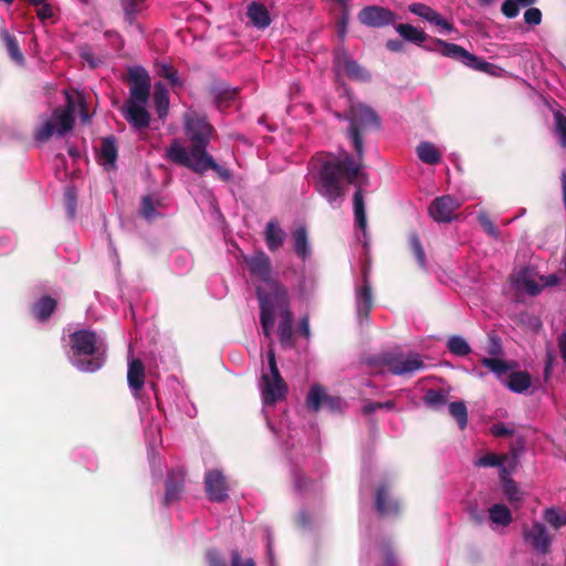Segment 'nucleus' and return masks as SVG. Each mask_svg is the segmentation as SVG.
Here are the masks:
<instances>
[{"label": "nucleus", "instance_id": "nucleus-1", "mask_svg": "<svg viewBox=\"0 0 566 566\" xmlns=\"http://www.w3.org/2000/svg\"><path fill=\"white\" fill-rule=\"evenodd\" d=\"M250 275L256 285V296L260 305V324L265 338L270 340L266 352L268 370L261 376V397L263 402L262 413L269 429L279 439H283L282 429H276L269 416V408L283 400L287 387L282 378L272 347V337L277 321V335L283 348L295 346L293 337V313L290 310V301L285 287L275 279L272 272L271 260L263 251L244 256Z\"/></svg>", "mask_w": 566, "mask_h": 566}, {"label": "nucleus", "instance_id": "nucleus-2", "mask_svg": "<svg viewBox=\"0 0 566 566\" xmlns=\"http://www.w3.org/2000/svg\"><path fill=\"white\" fill-rule=\"evenodd\" d=\"M344 181L357 186L353 198L355 224L366 235L367 217L361 185L366 184L367 177L361 171L360 163L350 155L325 161L318 172L316 190L332 207H339L345 196Z\"/></svg>", "mask_w": 566, "mask_h": 566}, {"label": "nucleus", "instance_id": "nucleus-3", "mask_svg": "<svg viewBox=\"0 0 566 566\" xmlns=\"http://www.w3.org/2000/svg\"><path fill=\"white\" fill-rule=\"evenodd\" d=\"M185 135L190 143L187 149L182 143L175 138L166 148L165 157L169 161L179 165L178 158L186 157L190 163L208 155V146L216 134L214 127L207 118L195 111H188L184 114Z\"/></svg>", "mask_w": 566, "mask_h": 566}, {"label": "nucleus", "instance_id": "nucleus-4", "mask_svg": "<svg viewBox=\"0 0 566 566\" xmlns=\"http://www.w3.org/2000/svg\"><path fill=\"white\" fill-rule=\"evenodd\" d=\"M105 337L90 329H78L70 335L67 358L72 366L82 373H95L106 361Z\"/></svg>", "mask_w": 566, "mask_h": 566}, {"label": "nucleus", "instance_id": "nucleus-5", "mask_svg": "<svg viewBox=\"0 0 566 566\" xmlns=\"http://www.w3.org/2000/svg\"><path fill=\"white\" fill-rule=\"evenodd\" d=\"M345 117L349 122L348 138L357 157L361 160L364 156V136L371 130L379 129V117L371 107L363 103H352Z\"/></svg>", "mask_w": 566, "mask_h": 566}, {"label": "nucleus", "instance_id": "nucleus-6", "mask_svg": "<svg viewBox=\"0 0 566 566\" xmlns=\"http://www.w3.org/2000/svg\"><path fill=\"white\" fill-rule=\"evenodd\" d=\"M432 43L433 46H424L426 51L439 53L440 55L455 60L474 71H480L492 76H501L504 72L500 66L470 53L459 44L450 43L441 39H433Z\"/></svg>", "mask_w": 566, "mask_h": 566}, {"label": "nucleus", "instance_id": "nucleus-7", "mask_svg": "<svg viewBox=\"0 0 566 566\" xmlns=\"http://www.w3.org/2000/svg\"><path fill=\"white\" fill-rule=\"evenodd\" d=\"M74 116L70 108H55L50 119L35 129L34 138L39 143L48 142L53 135L63 137L73 128Z\"/></svg>", "mask_w": 566, "mask_h": 566}, {"label": "nucleus", "instance_id": "nucleus-8", "mask_svg": "<svg viewBox=\"0 0 566 566\" xmlns=\"http://www.w3.org/2000/svg\"><path fill=\"white\" fill-rule=\"evenodd\" d=\"M381 361L395 376H412L424 368L421 356L416 353H385Z\"/></svg>", "mask_w": 566, "mask_h": 566}, {"label": "nucleus", "instance_id": "nucleus-9", "mask_svg": "<svg viewBox=\"0 0 566 566\" xmlns=\"http://www.w3.org/2000/svg\"><path fill=\"white\" fill-rule=\"evenodd\" d=\"M382 562L384 566H399L398 559L391 548V545L385 541H376L374 544L370 541H364L363 544V566H371Z\"/></svg>", "mask_w": 566, "mask_h": 566}, {"label": "nucleus", "instance_id": "nucleus-10", "mask_svg": "<svg viewBox=\"0 0 566 566\" xmlns=\"http://www.w3.org/2000/svg\"><path fill=\"white\" fill-rule=\"evenodd\" d=\"M129 98L126 103L147 104L150 95V77L143 66L128 69Z\"/></svg>", "mask_w": 566, "mask_h": 566}, {"label": "nucleus", "instance_id": "nucleus-11", "mask_svg": "<svg viewBox=\"0 0 566 566\" xmlns=\"http://www.w3.org/2000/svg\"><path fill=\"white\" fill-rule=\"evenodd\" d=\"M205 492L210 502L223 503L229 497L227 476L219 469H211L205 473Z\"/></svg>", "mask_w": 566, "mask_h": 566}, {"label": "nucleus", "instance_id": "nucleus-12", "mask_svg": "<svg viewBox=\"0 0 566 566\" xmlns=\"http://www.w3.org/2000/svg\"><path fill=\"white\" fill-rule=\"evenodd\" d=\"M344 403L340 397L327 395L319 385L312 386L306 397V405L313 411L326 408L331 412H339Z\"/></svg>", "mask_w": 566, "mask_h": 566}, {"label": "nucleus", "instance_id": "nucleus-13", "mask_svg": "<svg viewBox=\"0 0 566 566\" xmlns=\"http://www.w3.org/2000/svg\"><path fill=\"white\" fill-rule=\"evenodd\" d=\"M358 20L369 28H384L395 23L396 14L385 7L366 6L359 11Z\"/></svg>", "mask_w": 566, "mask_h": 566}, {"label": "nucleus", "instance_id": "nucleus-14", "mask_svg": "<svg viewBox=\"0 0 566 566\" xmlns=\"http://www.w3.org/2000/svg\"><path fill=\"white\" fill-rule=\"evenodd\" d=\"M459 207L460 202L457 198L444 195L436 198L431 202L429 214L437 222L448 223L453 220L454 212Z\"/></svg>", "mask_w": 566, "mask_h": 566}, {"label": "nucleus", "instance_id": "nucleus-15", "mask_svg": "<svg viewBox=\"0 0 566 566\" xmlns=\"http://www.w3.org/2000/svg\"><path fill=\"white\" fill-rule=\"evenodd\" d=\"M334 66L337 71H343L353 81H370V73L355 60L350 59L345 51L339 50L335 53Z\"/></svg>", "mask_w": 566, "mask_h": 566}, {"label": "nucleus", "instance_id": "nucleus-16", "mask_svg": "<svg viewBox=\"0 0 566 566\" xmlns=\"http://www.w3.org/2000/svg\"><path fill=\"white\" fill-rule=\"evenodd\" d=\"M178 160L180 161V166L186 167L196 174L203 175L208 170H213L224 181H228L231 178V172L227 168L220 166L210 154L202 158H198L197 160H191L192 163L184 156H180Z\"/></svg>", "mask_w": 566, "mask_h": 566}, {"label": "nucleus", "instance_id": "nucleus-17", "mask_svg": "<svg viewBox=\"0 0 566 566\" xmlns=\"http://www.w3.org/2000/svg\"><path fill=\"white\" fill-rule=\"evenodd\" d=\"M408 11L415 15H418L426 22L438 27L442 33H451L455 30L452 23L447 21L439 12L433 10L428 4L413 2L408 6Z\"/></svg>", "mask_w": 566, "mask_h": 566}, {"label": "nucleus", "instance_id": "nucleus-18", "mask_svg": "<svg viewBox=\"0 0 566 566\" xmlns=\"http://www.w3.org/2000/svg\"><path fill=\"white\" fill-rule=\"evenodd\" d=\"M229 557L230 564H228L226 556L218 548H209L206 552L207 566H256L252 557L242 556L239 549H231Z\"/></svg>", "mask_w": 566, "mask_h": 566}, {"label": "nucleus", "instance_id": "nucleus-19", "mask_svg": "<svg viewBox=\"0 0 566 566\" xmlns=\"http://www.w3.org/2000/svg\"><path fill=\"white\" fill-rule=\"evenodd\" d=\"M525 542L539 554L549 552L552 538L544 524L534 522L532 526L524 531Z\"/></svg>", "mask_w": 566, "mask_h": 566}, {"label": "nucleus", "instance_id": "nucleus-20", "mask_svg": "<svg viewBox=\"0 0 566 566\" xmlns=\"http://www.w3.org/2000/svg\"><path fill=\"white\" fill-rule=\"evenodd\" d=\"M375 506L380 516H396L400 511V502L394 497L387 485H380L376 491Z\"/></svg>", "mask_w": 566, "mask_h": 566}, {"label": "nucleus", "instance_id": "nucleus-21", "mask_svg": "<svg viewBox=\"0 0 566 566\" xmlns=\"http://www.w3.org/2000/svg\"><path fill=\"white\" fill-rule=\"evenodd\" d=\"M356 313L360 325L368 318L369 312L373 307V293L371 286L367 280V275L364 274V281L361 286L356 289Z\"/></svg>", "mask_w": 566, "mask_h": 566}, {"label": "nucleus", "instance_id": "nucleus-22", "mask_svg": "<svg viewBox=\"0 0 566 566\" xmlns=\"http://www.w3.org/2000/svg\"><path fill=\"white\" fill-rule=\"evenodd\" d=\"M147 104L126 103L122 109L124 118L135 129H144L149 126L150 114L146 109Z\"/></svg>", "mask_w": 566, "mask_h": 566}, {"label": "nucleus", "instance_id": "nucleus-23", "mask_svg": "<svg viewBox=\"0 0 566 566\" xmlns=\"http://www.w3.org/2000/svg\"><path fill=\"white\" fill-rule=\"evenodd\" d=\"M185 472L182 469H172L168 472L164 505L169 506L180 499L184 489Z\"/></svg>", "mask_w": 566, "mask_h": 566}, {"label": "nucleus", "instance_id": "nucleus-24", "mask_svg": "<svg viewBox=\"0 0 566 566\" xmlns=\"http://www.w3.org/2000/svg\"><path fill=\"white\" fill-rule=\"evenodd\" d=\"M263 234L265 244L271 252H275L281 249L287 238L286 231L281 227L276 218L269 220Z\"/></svg>", "mask_w": 566, "mask_h": 566}, {"label": "nucleus", "instance_id": "nucleus-25", "mask_svg": "<svg viewBox=\"0 0 566 566\" xmlns=\"http://www.w3.org/2000/svg\"><path fill=\"white\" fill-rule=\"evenodd\" d=\"M395 30L405 41L419 45L423 50H426L424 46L427 45L433 46L432 40L434 38H429L423 30L413 27L412 24L400 23L395 25Z\"/></svg>", "mask_w": 566, "mask_h": 566}, {"label": "nucleus", "instance_id": "nucleus-26", "mask_svg": "<svg viewBox=\"0 0 566 566\" xmlns=\"http://www.w3.org/2000/svg\"><path fill=\"white\" fill-rule=\"evenodd\" d=\"M292 479L295 492L304 499L316 496L322 492L321 482L307 479L295 468L292 469Z\"/></svg>", "mask_w": 566, "mask_h": 566}, {"label": "nucleus", "instance_id": "nucleus-27", "mask_svg": "<svg viewBox=\"0 0 566 566\" xmlns=\"http://www.w3.org/2000/svg\"><path fill=\"white\" fill-rule=\"evenodd\" d=\"M514 286L518 291H524L531 296H536L543 291L541 283L536 282L530 269L520 270L514 279Z\"/></svg>", "mask_w": 566, "mask_h": 566}, {"label": "nucleus", "instance_id": "nucleus-28", "mask_svg": "<svg viewBox=\"0 0 566 566\" xmlns=\"http://www.w3.org/2000/svg\"><path fill=\"white\" fill-rule=\"evenodd\" d=\"M118 156V149L116 139L113 136H108L102 139L101 149L98 154L99 164L106 169L111 170L116 167V160Z\"/></svg>", "mask_w": 566, "mask_h": 566}, {"label": "nucleus", "instance_id": "nucleus-29", "mask_svg": "<svg viewBox=\"0 0 566 566\" xmlns=\"http://www.w3.org/2000/svg\"><path fill=\"white\" fill-rule=\"evenodd\" d=\"M294 252L303 262L307 261L312 255V247L305 227H298L292 232Z\"/></svg>", "mask_w": 566, "mask_h": 566}, {"label": "nucleus", "instance_id": "nucleus-30", "mask_svg": "<svg viewBox=\"0 0 566 566\" xmlns=\"http://www.w3.org/2000/svg\"><path fill=\"white\" fill-rule=\"evenodd\" d=\"M57 303L51 296H42L32 305V314L34 318L40 322H46L53 312L56 310Z\"/></svg>", "mask_w": 566, "mask_h": 566}, {"label": "nucleus", "instance_id": "nucleus-31", "mask_svg": "<svg viewBox=\"0 0 566 566\" xmlns=\"http://www.w3.org/2000/svg\"><path fill=\"white\" fill-rule=\"evenodd\" d=\"M247 17L258 29H265L271 24V18L266 8L259 2H251L247 8Z\"/></svg>", "mask_w": 566, "mask_h": 566}, {"label": "nucleus", "instance_id": "nucleus-32", "mask_svg": "<svg viewBox=\"0 0 566 566\" xmlns=\"http://www.w3.org/2000/svg\"><path fill=\"white\" fill-rule=\"evenodd\" d=\"M144 365L140 359H133L128 364L127 381L130 390L136 395L144 386Z\"/></svg>", "mask_w": 566, "mask_h": 566}, {"label": "nucleus", "instance_id": "nucleus-33", "mask_svg": "<svg viewBox=\"0 0 566 566\" xmlns=\"http://www.w3.org/2000/svg\"><path fill=\"white\" fill-rule=\"evenodd\" d=\"M160 434V429L158 426L156 427H149L146 430V437L148 439L149 444V451H148V458H149V464L153 472L154 478H161V469H160V461L156 458L154 453L155 446L157 443V436Z\"/></svg>", "mask_w": 566, "mask_h": 566}, {"label": "nucleus", "instance_id": "nucleus-34", "mask_svg": "<svg viewBox=\"0 0 566 566\" xmlns=\"http://www.w3.org/2000/svg\"><path fill=\"white\" fill-rule=\"evenodd\" d=\"M532 385L531 376L526 371H512L509 375L505 386L513 392L523 394Z\"/></svg>", "mask_w": 566, "mask_h": 566}, {"label": "nucleus", "instance_id": "nucleus-35", "mask_svg": "<svg viewBox=\"0 0 566 566\" xmlns=\"http://www.w3.org/2000/svg\"><path fill=\"white\" fill-rule=\"evenodd\" d=\"M481 364L494 374L499 380H502L514 368V364L494 357H482Z\"/></svg>", "mask_w": 566, "mask_h": 566}, {"label": "nucleus", "instance_id": "nucleus-36", "mask_svg": "<svg viewBox=\"0 0 566 566\" xmlns=\"http://www.w3.org/2000/svg\"><path fill=\"white\" fill-rule=\"evenodd\" d=\"M155 109L160 119H164L169 112L168 90L165 84L156 83L154 92Z\"/></svg>", "mask_w": 566, "mask_h": 566}, {"label": "nucleus", "instance_id": "nucleus-37", "mask_svg": "<svg viewBox=\"0 0 566 566\" xmlns=\"http://www.w3.org/2000/svg\"><path fill=\"white\" fill-rule=\"evenodd\" d=\"M416 153L418 158L427 165H437L441 160V153L430 142L419 143Z\"/></svg>", "mask_w": 566, "mask_h": 566}, {"label": "nucleus", "instance_id": "nucleus-38", "mask_svg": "<svg viewBox=\"0 0 566 566\" xmlns=\"http://www.w3.org/2000/svg\"><path fill=\"white\" fill-rule=\"evenodd\" d=\"M125 14V21L129 25H135L139 31L142 28L136 23V17L145 9V0H120Z\"/></svg>", "mask_w": 566, "mask_h": 566}, {"label": "nucleus", "instance_id": "nucleus-39", "mask_svg": "<svg viewBox=\"0 0 566 566\" xmlns=\"http://www.w3.org/2000/svg\"><path fill=\"white\" fill-rule=\"evenodd\" d=\"M422 401L428 408L439 411L447 405L448 392L441 389H428Z\"/></svg>", "mask_w": 566, "mask_h": 566}, {"label": "nucleus", "instance_id": "nucleus-40", "mask_svg": "<svg viewBox=\"0 0 566 566\" xmlns=\"http://www.w3.org/2000/svg\"><path fill=\"white\" fill-rule=\"evenodd\" d=\"M489 518L497 526H509L512 522V513L504 504H493L489 509Z\"/></svg>", "mask_w": 566, "mask_h": 566}, {"label": "nucleus", "instance_id": "nucleus-41", "mask_svg": "<svg viewBox=\"0 0 566 566\" xmlns=\"http://www.w3.org/2000/svg\"><path fill=\"white\" fill-rule=\"evenodd\" d=\"M448 350L458 357H465L471 353L470 344L460 335H452L447 340Z\"/></svg>", "mask_w": 566, "mask_h": 566}, {"label": "nucleus", "instance_id": "nucleus-42", "mask_svg": "<svg viewBox=\"0 0 566 566\" xmlns=\"http://www.w3.org/2000/svg\"><path fill=\"white\" fill-rule=\"evenodd\" d=\"M2 40L4 42V45L7 48V51L10 55L11 60L14 63H17L18 65H23L24 56H23L22 52L20 51L17 38L7 31H3Z\"/></svg>", "mask_w": 566, "mask_h": 566}, {"label": "nucleus", "instance_id": "nucleus-43", "mask_svg": "<svg viewBox=\"0 0 566 566\" xmlns=\"http://www.w3.org/2000/svg\"><path fill=\"white\" fill-rule=\"evenodd\" d=\"M537 0H504L501 6L502 13L509 18H516L520 13V7L526 8L533 6Z\"/></svg>", "mask_w": 566, "mask_h": 566}, {"label": "nucleus", "instance_id": "nucleus-44", "mask_svg": "<svg viewBox=\"0 0 566 566\" xmlns=\"http://www.w3.org/2000/svg\"><path fill=\"white\" fill-rule=\"evenodd\" d=\"M450 415L457 420L458 426L463 430L468 424V409L463 401H454L449 405Z\"/></svg>", "mask_w": 566, "mask_h": 566}, {"label": "nucleus", "instance_id": "nucleus-45", "mask_svg": "<svg viewBox=\"0 0 566 566\" xmlns=\"http://www.w3.org/2000/svg\"><path fill=\"white\" fill-rule=\"evenodd\" d=\"M238 96V88L220 86L216 90L214 101L218 108H223L228 102H232Z\"/></svg>", "mask_w": 566, "mask_h": 566}, {"label": "nucleus", "instance_id": "nucleus-46", "mask_svg": "<svg viewBox=\"0 0 566 566\" xmlns=\"http://www.w3.org/2000/svg\"><path fill=\"white\" fill-rule=\"evenodd\" d=\"M411 251L421 269H426V254L421 241L417 233H411L409 237Z\"/></svg>", "mask_w": 566, "mask_h": 566}, {"label": "nucleus", "instance_id": "nucleus-47", "mask_svg": "<svg viewBox=\"0 0 566 566\" xmlns=\"http://www.w3.org/2000/svg\"><path fill=\"white\" fill-rule=\"evenodd\" d=\"M139 213L148 222H151L158 217L159 213L150 196H144L142 198Z\"/></svg>", "mask_w": 566, "mask_h": 566}, {"label": "nucleus", "instance_id": "nucleus-48", "mask_svg": "<svg viewBox=\"0 0 566 566\" xmlns=\"http://www.w3.org/2000/svg\"><path fill=\"white\" fill-rule=\"evenodd\" d=\"M555 135L563 148H566V117L560 112L554 113Z\"/></svg>", "mask_w": 566, "mask_h": 566}, {"label": "nucleus", "instance_id": "nucleus-49", "mask_svg": "<svg viewBox=\"0 0 566 566\" xmlns=\"http://www.w3.org/2000/svg\"><path fill=\"white\" fill-rule=\"evenodd\" d=\"M395 407H396V403L392 400H387L384 402L367 400L361 408V412L365 416H369L380 409L391 411L395 409Z\"/></svg>", "mask_w": 566, "mask_h": 566}, {"label": "nucleus", "instance_id": "nucleus-50", "mask_svg": "<svg viewBox=\"0 0 566 566\" xmlns=\"http://www.w3.org/2000/svg\"><path fill=\"white\" fill-rule=\"evenodd\" d=\"M545 521L552 525L554 528H559L563 525H566V512L560 513L556 509H546L544 512Z\"/></svg>", "mask_w": 566, "mask_h": 566}, {"label": "nucleus", "instance_id": "nucleus-51", "mask_svg": "<svg viewBox=\"0 0 566 566\" xmlns=\"http://www.w3.org/2000/svg\"><path fill=\"white\" fill-rule=\"evenodd\" d=\"M503 492L511 504H517L522 501V493L513 480H506L504 482Z\"/></svg>", "mask_w": 566, "mask_h": 566}, {"label": "nucleus", "instance_id": "nucleus-52", "mask_svg": "<svg viewBox=\"0 0 566 566\" xmlns=\"http://www.w3.org/2000/svg\"><path fill=\"white\" fill-rule=\"evenodd\" d=\"M479 224L483 228V230L493 239L497 240L500 237V232L497 228L494 226L492 220L485 212H480L478 214Z\"/></svg>", "mask_w": 566, "mask_h": 566}, {"label": "nucleus", "instance_id": "nucleus-53", "mask_svg": "<svg viewBox=\"0 0 566 566\" xmlns=\"http://www.w3.org/2000/svg\"><path fill=\"white\" fill-rule=\"evenodd\" d=\"M476 467L481 468H500L503 465L501 458L493 453H488L475 461Z\"/></svg>", "mask_w": 566, "mask_h": 566}, {"label": "nucleus", "instance_id": "nucleus-54", "mask_svg": "<svg viewBox=\"0 0 566 566\" xmlns=\"http://www.w3.org/2000/svg\"><path fill=\"white\" fill-rule=\"evenodd\" d=\"M524 22L528 25H538L542 22V12L538 8L526 7Z\"/></svg>", "mask_w": 566, "mask_h": 566}, {"label": "nucleus", "instance_id": "nucleus-55", "mask_svg": "<svg viewBox=\"0 0 566 566\" xmlns=\"http://www.w3.org/2000/svg\"><path fill=\"white\" fill-rule=\"evenodd\" d=\"M14 248V238L12 234L0 231V254H7Z\"/></svg>", "mask_w": 566, "mask_h": 566}, {"label": "nucleus", "instance_id": "nucleus-56", "mask_svg": "<svg viewBox=\"0 0 566 566\" xmlns=\"http://www.w3.org/2000/svg\"><path fill=\"white\" fill-rule=\"evenodd\" d=\"M503 352L501 338L497 336H490L488 353L491 357L497 358Z\"/></svg>", "mask_w": 566, "mask_h": 566}, {"label": "nucleus", "instance_id": "nucleus-57", "mask_svg": "<svg viewBox=\"0 0 566 566\" xmlns=\"http://www.w3.org/2000/svg\"><path fill=\"white\" fill-rule=\"evenodd\" d=\"M491 432L495 437H507V436H512L514 430H513V428H510L506 424L499 422V423H494L491 427Z\"/></svg>", "mask_w": 566, "mask_h": 566}, {"label": "nucleus", "instance_id": "nucleus-58", "mask_svg": "<svg viewBox=\"0 0 566 566\" xmlns=\"http://www.w3.org/2000/svg\"><path fill=\"white\" fill-rule=\"evenodd\" d=\"M66 197V210L70 218H74L76 209V199L72 189H67L65 192Z\"/></svg>", "mask_w": 566, "mask_h": 566}, {"label": "nucleus", "instance_id": "nucleus-59", "mask_svg": "<svg viewBox=\"0 0 566 566\" xmlns=\"http://www.w3.org/2000/svg\"><path fill=\"white\" fill-rule=\"evenodd\" d=\"M36 13L41 20H48L53 17V9L48 2H45L36 9Z\"/></svg>", "mask_w": 566, "mask_h": 566}, {"label": "nucleus", "instance_id": "nucleus-60", "mask_svg": "<svg viewBox=\"0 0 566 566\" xmlns=\"http://www.w3.org/2000/svg\"><path fill=\"white\" fill-rule=\"evenodd\" d=\"M470 517L478 525H481L485 522V513L478 510V507L470 509Z\"/></svg>", "mask_w": 566, "mask_h": 566}, {"label": "nucleus", "instance_id": "nucleus-61", "mask_svg": "<svg viewBox=\"0 0 566 566\" xmlns=\"http://www.w3.org/2000/svg\"><path fill=\"white\" fill-rule=\"evenodd\" d=\"M298 328L303 337H305L306 339L311 337L310 321L307 316L301 318Z\"/></svg>", "mask_w": 566, "mask_h": 566}, {"label": "nucleus", "instance_id": "nucleus-62", "mask_svg": "<svg viewBox=\"0 0 566 566\" xmlns=\"http://www.w3.org/2000/svg\"><path fill=\"white\" fill-rule=\"evenodd\" d=\"M539 280L543 289L546 286H554L559 282V277L556 274L542 275Z\"/></svg>", "mask_w": 566, "mask_h": 566}, {"label": "nucleus", "instance_id": "nucleus-63", "mask_svg": "<svg viewBox=\"0 0 566 566\" xmlns=\"http://www.w3.org/2000/svg\"><path fill=\"white\" fill-rule=\"evenodd\" d=\"M386 48L391 52H400L403 49V42L400 40H388Z\"/></svg>", "mask_w": 566, "mask_h": 566}, {"label": "nucleus", "instance_id": "nucleus-64", "mask_svg": "<svg viewBox=\"0 0 566 566\" xmlns=\"http://www.w3.org/2000/svg\"><path fill=\"white\" fill-rule=\"evenodd\" d=\"M560 355L563 360L566 363V332H564L558 339Z\"/></svg>", "mask_w": 566, "mask_h": 566}]
</instances>
